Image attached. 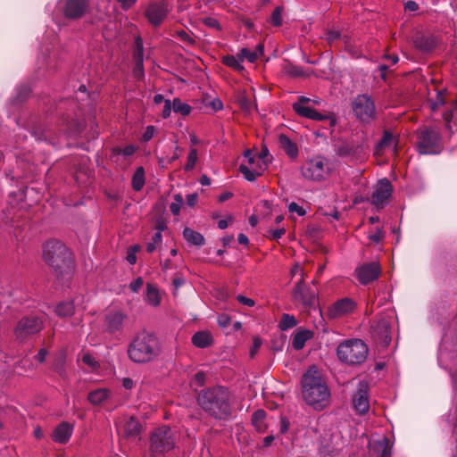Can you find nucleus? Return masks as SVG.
Masks as SVG:
<instances>
[{"mask_svg": "<svg viewBox=\"0 0 457 457\" xmlns=\"http://www.w3.org/2000/svg\"><path fill=\"white\" fill-rule=\"evenodd\" d=\"M196 402L209 416L216 420H227L232 414L230 394L224 386H214L200 390Z\"/></svg>", "mask_w": 457, "mask_h": 457, "instance_id": "f257e3e1", "label": "nucleus"}, {"mask_svg": "<svg viewBox=\"0 0 457 457\" xmlns=\"http://www.w3.org/2000/svg\"><path fill=\"white\" fill-rule=\"evenodd\" d=\"M301 384L303 399L312 409L322 411L330 404V391L315 366L303 375Z\"/></svg>", "mask_w": 457, "mask_h": 457, "instance_id": "f03ea898", "label": "nucleus"}, {"mask_svg": "<svg viewBox=\"0 0 457 457\" xmlns=\"http://www.w3.org/2000/svg\"><path fill=\"white\" fill-rule=\"evenodd\" d=\"M44 259L58 279L67 281L71 278L72 271L71 253L61 241L50 240L45 245Z\"/></svg>", "mask_w": 457, "mask_h": 457, "instance_id": "7ed1b4c3", "label": "nucleus"}, {"mask_svg": "<svg viewBox=\"0 0 457 457\" xmlns=\"http://www.w3.org/2000/svg\"><path fill=\"white\" fill-rule=\"evenodd\" d=\"M129 358L136 363H146L156 359L161 353L157 337L147 331L138 332L128 345Z\"/></svg>", "mask_w": 457, "mask_h": 457, "instance_id": "20e7f679", "label": "nucleus"}, {"mask_svg": "<svg viewBox=\"0 0 457 457\" xmlns=\"http://www.w3.org/2000/svg\"><path fill=\"white\" fill-rule=\"evenodd\" d=\"M368 353L367 345L358 338L345 340L337 348V355L340 361L353 366L364 362Z\"/></svg>", "mask_w": 457, "mask_h": 457, "instance_id": "39448f33", "label": "nucleus"}, {"mask_svg": "<svg viewBox=\"0 0 457 457\" xmlns=\"http://www.w3.org/2000/svg\"><path fill=\"white\" fill-rule=\"evenodd\" d=\"M416 136V147L420 154H437L443 150L439 131L430 127H423L417 130Z\"/></svg>", "mask_w": 457, "mask_h": 457, "instance_id": "423d86ee", "label": "nucleus"}, {"mask_svg": "<svg viewBox=\"0 0 457 457\" xmlns=\"http://www.w3.org/2000/svg\"><path fill=\"white\" fill-rule=\"evenodd\" d=\"M44 327L43 320L35 315L22 317L14 328V337L19 342H25L39 333Z\"/></svg>", "mask_w": 457, "mask_h": 457, "instance_id": "0eeeda50", "label": "nucleus"}, {"mask_svg": "<svg viewBox=\"0 0 457 457\" xmlns=\"http://www.w3.org/2000/svg\"><path fill=\"white\" fill-rule=\"evenodd\" d=\"M150 442L154 453H162L174 448L176 435L170 427L162 426L152 433Z\"/></svg>", "mask_w": 457, "mask_h": 457, "instance_id": "6e6552de", "label": "nucleus"}, {"mask_svg": "<svg viewBox=\"0 0 457 457\" xmlns=\"http://www.w3.org/2000/svg\"><path fill=\"white\" fill-rule=\"evenodd\" d=\"M328 171V162L320 156L306 161L301 167L302 176L312 181L324 180Z\"/></svg>", "mask_w": 457, "mask_h": 457, "instance_id": "1a4fd4ad", "label": "nucleus"}, {"mask_svg": "<svg viewBox=\"0 0 457 457\" xmlns=\"http://www.w3.org/2000/svg\"><path fill=\"white\" fill-rule=\"evenodd\" d=\"M312 99L306 96H300L298 102L293 104V110L301 117L308 118L313 120H328L330 127H334L337 122V117L333 112L320 113L315 109L304 104L310 103Z\"/></svg>", "mask_w": 457, "mask_h": 457, "instance_id": "9d476101", "label": "nucleus"}, {"mask_svg": "<svg viewBox=\"0 0 457 457\" xmlns=\"http://www.w3.org/2000/svg\"><path fill=\"white\" fill-rule=\"evenodd\" d=\"M356 117L362 122H370L375 118V104L368 95L357 96L352 103Z\"/></svg>", "mask_w": 457, "mask_h": 457, "instance_id": "9b49d317", "label": "nucleus"}, {"mask_svg": "<svg viewBox=\"0 0 457 457\" xmlns=\"http://www.w3.org/2000/svg\"><path fill=\"white\" fill-rule=\"evenodd\" d=\"M59 6L63 16L69 20H79L89 11L88 0H62Z\"/></svg>", "mask_w": 457, "mask_h": 457, "instance_id": "f8f14e48", "label": "nucleus"}, {"mask_svg": "<svg viewBox=\"0 0 457 457\" xmlns=\"http://www.w3.org/2000/svg\"><path fill=\"white\" fill-rule=\"evenodd\" d=\"M292 296L295 302L302 304L304 308H312L315 307L317 303V294L305 285L303 280V273H302V278L295 284Z\"/></svg>", "mask_w": 457, "mask_h": 457, "instance_id": "ddd939ff", "label": "nucleus"}, {"mask_svg": "<svg viewBox=\"0 0 457 457\" xmlns=\"http://www.w3.org/2000/svg\"><path fill=\"white\" fill-rule=\"evenodd\" d=\"M370 334L378 345L388 346L392 339L390 322L386 319L374 321L370 328Z\"/></svg>", "mask_w": 457, "mask_h": 457, "instance_id": "4468645a", "label": "nucleus"}, {"mask_svg": "<svg viewBox=\"0 0 457 457\" xmlns=\"http://www.w3.org/2000/svg\"><path fill=\"white\" fill-rule=\"evenodd\" d=\"M392 189V185L387 179H380L371 195L370 203L378 209L384 208L391 196Z\"/></svg>", "mask_w": 457, "mask_h": 457, "instance_id": "2eb2a0df", "label": "nucleus"}, {"mask_svg": "<svg viewBox=\"0 0 457 457\" xmlns=\"http://www.w3.org/2000/svg\"><path fill=\"white\" fill-rule=\"evenodd\" d=\"M355 274L361 285H367L378 278L381 274V268L378 262H371L356 268Z\"/></svg>", "mask_w": 457, "mask_h": 457, "instance_id": "dca6fc26", "label": "nucleus"}, {"mask_svg": "<svg viewBox=\"0 0 457 457\" xmlns=\"http://www.w3.org/2000/svg\"><path fill=\"white\" fill-rule=\"evenodd\" d=\"M353 404L355 411L360 414H364L369 411L370 403L368 397V385L360 382L356 392L353 395Z\"/></svg>", "mask_w": 457, "mask_h": 457, "instance_id": "f3484780", "label": "nucleus"}, {"mask_svg": "<svg viewBox=\"0 0 457 457\" xmlns=\"http://www.w3.org/2000/svg\"><path fill=\"white\" fill-rule=\"evenodd\" d=\"M127 316L120 312H110L104 316V324L110 334L120 333Z\"/></svg>", "mask_w": 457, "mask_h": 457, "instance_id": "a211bd4d", "label": "nucleus"}, {"mask_svg": "<svg viewBox=\"0 0 457 457\" xmlns=\"http://www.w3.org/2000/svg\"><path fill=\"white\" fill-rule=\"evenodd\" d=\"M145 16L153 26H159L167 16L165 4L162 3H154L149 4L145 11Z\"/></svg>", "mask_w": 457, "mask_h": 457, "instance_id": "6ab92c4d", "label": "nucleus"}, {"mask_svg": "<svg viewBox=\"0 0 457 457\" xmlns=\"http://www.w3.org/2000/svg\"><path fill=\"white\" fill-rule=\"evenodd\" d=\"M356 307L355 303L350 298H343L337 301L329 309L328 316L332 319L342 317L352 312Z\"/></svg>", "mask_w": 457, "mask_h": 457, "instance_id": "aec40b11", "label": "nucleus"}, {"mask_svg": "<svg viewBox=\"0 0 457 457\" xmlns=\"http://www.w3.org/2000/svg\"><path fill=\"white\" fill-rule=\"evenodd\" d=\"M391 448L392 445L386 436L369 443V450L373 457H391Z\"/></svg>", "mask_w": 457, "mask_h": 457, "instance_id": "412c9836", "label": "nucleus"}, {"mask_svg": "<svg viewBox=\"0 0 457 457\" xmlns=\"http://www.w3.org/2000/svg\"><path fill=\"white\" fill-rule=\"evenodd\" d=\"M336 153L341 157H359L363 154V148L361 145L343 142L337 146Z\"/></svg>", "mask_w": 457, "mask_h": 457, "instance_id": "4be33fe9", "label": "nucleus"}, {"mask_svg": "<svg viewBox=\"0 0 457 457\" xmlns=\"http://www.w3.org/2000/svg\"><path fill=\"white\" fill-rule=\"evenodd\" d=\"M71 433V426L67 422H62L54 430L52 437L54 442L65 444L69 441Z\"/></svg>", "mask_w": 457, "mask_h": 457, "instance_id": "5701e85b", "label": "nucleus"}, {"mask_svg": "<svg viewBox=\"0 0 457 457\" xmlns=\"http://www.w3.org/2000/svg\"><path fill=\"white\" fill-rule=\"evenodd\" d=\"M212 343V337L208 331H198L192 337V344L198 348H206Z\"/></svg>", "mask_w": 457, "mask_h": 457, "instance_id": "b1692460", "label": "nucleus"}, {"mask_svg": "<svg viewBox=\"0 0 457 457\" xmlns=\"http://www.w3.org/2000/svg\"><path fill=\"white\" fill-rule=\"evenodd\" d=\"M278 143L281 149L285 151V153L292 158H295L298 154L297 145L292 142L288 137L286 135H279Z\"/></svg>", "mask_w": 457, "mask_h": 457, "instance_id": "393cba45", "label": "nucleus"}, {"mask_svg": "<svg viewBox=\"0 0 457 457\" xmlns=\"http://www.w3.org/2000/svg\"><path fill=\"white\" fill-rule=\"evenodd\" d=\"M313 336V333L309 329H301L298 330L292 341V345L295 350H301L303 348L307 340L311 339Z\"/></svg>", "mask_w": 457, "mask_h": 457, "instance_id": "a878e982", "label": "nucleus"}, {"mask_svg": "<svg viewBox=\"0 0 457 457\" xmlns=\"http://www.w3.org/2000/svg\"><path fill=\"white\" fill-rule=\"evenodd\" d=\"M183 237L188 243L196 246H202L205 243L204 237L202 234L189 228H184Z\"/></svg>", "mask_w": 457, "mask_h": 457, "instance_id": "bb28decb", "label": "nucleus"}, {"mask_svg": "<svg viewBox=\"0 0 457 457\" xmlns=\"http://www.w3.org/2000/svg\"><path fill=\"white\" fill-rule=\"evenodd\" d=\"M110 396V391L105 388H99L89 392L87 400L94 405H98Z\"/></svg>", "mask_w": 457, "mask_h": 457, "instance_id": "cd10ccee", "label": "nucleus"}, {"mask_svg": "<svg viewBox=\"0 0 457 457\" xmlns=\"http://www.w3.org/2000/svg\"><path fill=\"white\" fill-rule=\"evenodd\" d=\"M74 312L75 306L71 301L61 302L55 307V313L61 318L71 317Z\"/></svg>", "mask_w": 457, "mask_h": 457, "instance_id": "c85d7f7f", "label": "nucleus"}, {"mask_svg": "<svg viewBox=\"0 0 457 457\" xmlns=\"http://www.w3.org/2000/svg\"><path fill=\"white\" fill-rule=\"evenodd\" d=\"M415 46L424 52H429L433 50L436 46V40L433 37H418L415 39Z\"/></svg>", "mask_w": 457, "mask_h": 457, "instance_id": "c756f323", "label": "nucleus"}, {"mask_svg": "<svg viewBox=\"0 0 457 457\" xmlns=\"http://www.w3.org/2000/svg\"><path fill=\"white\" fill-rule=\"evenodd\" d=\"M146 301L153 306H158L160 304V295L157 288L148 283L146 285Z\"/></svg>", "mask_w": 457, "mask_h": 457, "instance_id": "7c9ffc66", "label": "nucleus"}, {"mask_svg": "<svg viewBox=\"0 0 457 457\" xmlns=\"http://www.w3.org/2000/svg\"><path fill=\"white\" fill-rule=\"evenodd\" d=\"M145 184V170L138 167L132 177V187L136 191H140Z\"/></svg>", "mask_w": 457, "mask_h": 457, "instance_id": "2f4dec72", "label": "nucleus"}, {"mask_svg": "<svg viewBox=\"0 0 457 457\" xmlns=\"http://www.w3.org/2000/svg\"><path fill=\"white\" fill-rule=\"evenodd\" d=\"M141 424L137 420L131 417L125 425V432L128 436H136L141 431Z\"/></svg>", "mask_w": 457, "mask_h": 457, "instance_id": "473e14b6", "label": "nucleus"}, {"mask_svg": "<svg viewBox=\"0 0 457 457\" xmlns=\"http://www.w3.org/2000/svg\"><path fill=\"white\" fill-rule=\"evenodd\" d=\"M392 142H393V135L388 131H385L383 134L382 139L379 141V143L376 146L374 154L377 156L382 154L383 150L385 148L388 147L389 145H391Z\"/></svg>", "mask_w": 457, "mask_h": 457, "instance_id": "72a5a7b5", "label": "nucleus"}, {"mask_svg": "<svg viewBox=\"0 0 457 457\" xmlns=\"http://www.w3.org/2000/svg\"><path fill=\"white\" fill-rule=\"evenodd\" d=\"M137 69L139 70L140 74H143V44L141 38L136 40V50L134 53Z\"/></svg>", "mask_w": 457, "mask_h": 457, "instance_id": "f704fd0d", "label": "nucleus"}, {"mask_svg": "<svg viewBox=\"0 0 457 457\" xmlns=\"http://www.w3.org/2000/svg\"><path fill=\"white\" fill-rule=\"evenodd\" d=\"M241 60L237 55H226L222 58V63L227 65L228 67L232 68L235 71H244V66L241 65Z\"/></svg>", "mask_w": 457, "mask_h": 457, "instance_id": "c9c22d12", "label": "nucleus"}, {"mask_svg": "<svg viewBox=\"0 0 457 457\" xmlns=\"http://www.w3.org/2000/svg\"><path fill=\"white\" fill-rule=\"evenodd\" d=\"M239 171L244 175L248 181H254L257 177L261 176V171H258L254 167L249 168L245 164H241L238 168Z\"/></svg>", "mask_w": 457, "mask_h": 457, "instance_id": "e433bc0d", "label": "nucleus"}, {"mask_svg": "<svg viewBox=\"0 0 457 457\" xmlns=\"http://www.w3.org/2000/svg\"><path fill=\"white\" fill-rule=\"evenodd\" d=\"M297 325V320L293 315L284 313L279 321L278 327L281 330H287Z\"/></svg>", "mask_w": 457, "mask_h": 457, "instance_id": "4c0bfd02", "label": "nucleus"}, {"mask_svg": "<svg viewBox=\"0 0 457 457\" xmlns=\"http://www.w3.org/2000/svg\"><path fill=\"white\" fill-rule=\"evenodd\" d=\"M284 72L292 77V78H298L304 76V72L303 69L299 66H296L291 62L287 63L283 68Z\"/></svg>", "mask_w": 457, "mask_h": 457, "instance_id": "58836bf2", "label": "nucleus"}, {"mask_svg": "<svg viewBox=\"0 0 457 457\" xmlns=\"http://www.w3.org/2000/svg\"><path fill=\"white\" fill-rule=\"evenodd\" d=\"M172 109L175 112L182 115H188L191 112V107L187 104L182 103L180 99L175 98L172 101Z\"/></svg>", "mask_w": 457, "mask_h": 457, "instance_id": "ea45409f", "label": "nucleus"}, {"mask_svg": "<svg viewBox=\"0 0 457 457\" xmlns=\"http://www.w3.org/2000/svg\"><path fill=\"white\" fill-rule=\"evenodd\" d=\"M237 103L239 105L240 109L246 113H249L252 109L251 101L247 98L245 94L242 93L238 95Z\"/></svg>", "mask_w": 457, "mask_h": 457, "instance_id": "a19ab883", "label": "nucleus"}, {"mask_svg": "<svg viewBox=\"0 0 457 457\" xmlns=\"http://www.w3.org/2000/svg\"><path fill=\"white\" fill-rule=\"evenodd\" d=\"M237 56L242 62L245 58L251 63L255 62V61L258 59L257 52H250L247 48H242L240 53L237 54Z\"/></svg>", "mask_w": 457, "mask_h": 457, "instance_id": "79ce46f5", "label": "nucleus"}, {"mask_svg": "<svg viewBox=\"0 0 457 457\" xmlns=\"http://www.w3.org/2000/svg\"><path fill=\"white\" fill-rule=\"evenodd\" d=\"M197 161V150L195 148H192L187 156V162L184 167L185 170L188 171L194 169L195 162Z\"/></svg>", "mask_w": 457, "mask_h": 457, "instance_id": "37998d69", "label": "nucleus"}, {"mask_svg": "<svg viewBox=\"0 0 457 457\" xmlns=\"http://www.w3.org/2000/svg\"><path fill=\"white\" fill-rule=\"evenodd\" d=\"M282 7L278 6L274 9L271 16H270V22L276 26L279 27L282 25Z\"/></svg>", "mask_w": 457, "mask_h": 457, "instance_id": "c03bdc74", "label": "nucleus"}, {"mask_svg": "<svg viewBox=\"0 0 457 457\" xmlns=\"http://www.w3.org/2000/svg\"><path fill=\"white\" fill-rule=\"evenodd\" d=\"M136 152V147L132 145H127L124 148L115 147L112 149L113 155L123 154L124 156H130Z\"/></svg>", "mask_w": 457, "mask_h": 457, "instance_id": "a18cd8bd", "label": "nucleus"}, {"mask_svg": "<svg viewBox=\"0 0 457 457\" xmlns=\"http://www.w3.org/2000/svg\"><path fill=\"white\" fill-rule=\"evenodd\" d=\"M174 199L175 202L170 204V209L173 215H179L183 204V198L179 194H177L174 195Z\"/></svg>", "mask_w": 457, "mask_h": 457, "instance_id": "49530a36", "label": "nucleus"}, {"mask_svg": "<svg viewBox=\"0 0 457 457\" xmlns=\"http://www.w3.org/2000/svg\"><path fill=\"white\" fill-rule=\"evenodd\" d=\"M269 157V150L266 146H263L262 151L258 154V159L263 162V167L260 166L262 170H265L270 162Z\"/></svg>", "mask_w": 457, "mask_h": 457, "instance_id": "de8ad7c7", "label": "nucleus"}, {"mask_svg": "<svg viewBox=\"0 0 457 457\" xmlns=\"http://www.w3.org/2000/svg\"><path fill=\"white\" fill-rule=\"evenodd\" d=\"M206 375L203 371L195 373L192 378L191 385L197 386H203L205 382Z\"/></svg>", "mask_w": 457, "mask_h": 457, "instance_id": "09e8293b", "label": "nucleus"}, {"mask_svg": "<svg viewBox=\"0 0 457 457\" xmlns=\"http://www.w3.org/2000/svg\"><path fill=\"white\" fill-rule=\"evenodd\" d=\"M265 416H266V413L263 410H258V411H254L253 414V417H252V421H253V425H255V426H259V424L261 425V423L263 421Z\"/></svg>", "mask_w": 457, "mask_h": 457, "instance_id": "8fccbe9b", "label": "nucleus"}, {"mask_svg": "<svg viewBox=\"0 0 457 457\" xmlns=\"http://www.w3.org/2000/svg\"><path fill=\"white\" fill-rule=\"evenodd\" d=\"M139 250V246L138 245H134V246H130L128 250V254H127V261L130 263V264H135L136 262H137V256H136V252Z\"/></svg>", "mask_w": 457, "mask_h": 457, "instance_id": "3c124183", "label": "nucleus"}, {"mask_svg": "<svg viewBox=\"0 0 457 457\" xmlns=\"http://www.w3.org/2000/svg\"><path fill=\"white\" fill-rule=\"evenodd\" d=\"M203 22H204V24H205L206 26H208L210 28H213L218 30L221 29V27H220L218 20H216L215 18H212V17L204 18Z\"/></svg>", "mask_w": 457, "mask_h": 457, "instance_id": "603ef678", "label": "nucleus"}, {"mask_svg": "<svg viewBox=\"0 0 457 457\" xmlns=\"http://www.w3.org/2000/svg\"><path fill=\"white\" fill-rule=\"evenodd\" d=\"M340 32L339 31H337V30H328L327 33H326V40L328 41V44H332L334 43L335 41H337V39L340 38Z\"/></svg>", "mask_w": 457, "mask_h": 457, "instance_id": "864d4df0", "label": "nucleus"}, {"mask_svg": "<svg viewBox=\"0 0 457 457\" xmlns=\"http://www.w3.org/2000/svg\"><path fill=\"white\" fill-rule=\"evenodd\" d=\"M384 237H385L384 231L381 228H377L376 232L374 234L370 235L369 238L372 242L379 243L384 238Z\"/></svg>", "mask_w": 457, "mask_h": 457, "instance_id": "5fc2aeb1", "label": "nucleus"}, {"mask_svg": "<svg viewBox=\"0 0 457 457\" xmlns=\"http://www.w3.org/2000/svg\"><path fill=\"white\" fill-rule=\"evenodd\" d=\"M82 361H83L85 364H87V365H88L89 367H91V368H96V367H98V364H97L96 361V360H95V358H94L91 354H89V353H86V354H84V355H83V357H82Z\"/></svg>", "mask_w": 457, "mask_h": 457, "instance_id": "6e6d98bb", "label": "nucleus"}, {"mask_svg": "<svg viewBox=\"0 0 457 457\" xmlns=\"http://www.w3.org/2000/svg\"><path fill=\"white\" fill-rule=\"evenodd\" d=\"M288 210L290 212H296L299 216H303L305 214L304 209L294 202L289 204Z\"/></svg>", "mask_w": 457, "mask_h": 457, "instance_id": "4d7b16f0", "label": "nucleus"}, {"mask_svg": "<svg viewBox=\"0 0 457 457\" xmlns=\"http://www.w3.org/2000/svg\"><path fill=\"white\" fill-rule=\"evenodd\" d=\"M154 132H155V128L154 126L146 127L145 131L142 137L143 141L148 142L149 140H151L154 137Z\"/></svg>", "mask_w": 457, "mask_h": 457, "instance_id": "13d9d810", "label": "nucleus"}, {"mask_svg": "<svg viewBox=\"0 0 457 457\" xmlns=\"http://www.w3.org/2000/svg\"><path fill=\"white\" fill-rule=\"evenodd\" d=\"M206 106L211 107L213 111H220L223 108V104L220 99L215 98L206 104Z\"/></svg>", "mask_w": 457, "mask_h": 457, "instance_id": "bf43d9fd", "label": "nucleus"}, {"mask_svg": "<svg viewBox=\"0 0 457 457\" xmlns=\"http://www.w3.org/2000/svg\"><path fill=\"white\" fill-rule=\"evenodd\" d=\"M143 278L141 277H138L135 281L131 282L129 284V288L132 292H138L140 287L143 286Z\"/></svg>", "mask_w": 457, "mask_h": 457, "instance_id": "052dcab7", "label": "nucleus"}, {"mask_svg": "<svg viewBox=\"0 0 457 457\" xmlns=\"http://www.w3.org/2000/svg\"><path fill=\"white\" fill-rule=\"evenodd\" d=\"M218 323L220 327L222 328H226L229 325L230 323V317L225 313L223 314H220L219 317H218Z\"/></svg>", "mask_w": 457, "mask_h": 457, "instance_id": "680f3d73", "label": "nucleus"}, {"mask_svg": "<svg viewBox=\"0 0 457 457\" xmlns=\"http://www.w3.org/2000/svg\"><path fill=\"white\" fill-rule=\"evenodd\" d=\"M164 102L165 104L163 106L162 116L164 119H167L170 115V111L172 109V102H170V100H165Z\"/></svg>", "mask_w": 457, "mask_h": 457, "instance_id": "e2e57ef3", "label": "nucleus"}, {"mask_svg": "<svg viewBox=\"0 0 457 457\" xmlns=\"http://www.w3.org/2000/svg\"><path fill=\"white\" fill-rule=\"evenodd\" d=\"M179 37L190 45H193L195 43V40L184 30L178 31Z\"/></svg>", "mask_w": 457, "mask_h": 457, "instance_id": "0e129e2a", "label": "nucleus"}, {"mask_svg": "<svg viewBox=\"0 0 457 457\" xmlns=\"http://www.w3.org/2000/svg\"><path fill=\"white\" fill-rule=\"evenodd\" d=\"M237 300L240 303L245 304V305H247V306H250V307L253 306V305H254V303H254V301H253V299L248 298V297H245V296H244V295H238L237 296Z\"/></svg>", "mask_w": 457, "mask_h": 457, "instance_id": "69168bd1", "label": "nucleus"}, {"mask_svg": "<svg viewBox=\"0 0 457 457\" xmlns=\"http://www.w3.org/2000/svg\"><path fill=\"white\" fill-rule=\"evenodd\" d=\"M198 200V195L196 193L187 195V204L190 207H194Z\"/></svg>", "mask_w": 457, "mask_h": 457, "instance_id": "338daca9", "label": "nucleus"}, {"mask_svg": "<svg viewBox=\"0 0 457 457\" xmlns=\"http://www.w3.org/2000/svg\"><path fill=\"white\" fill-rule=\"evenodd\" d=\"M262 345V341L261 339H259L258 337H255L253 339V348L251 349V352H250V356L253 358L255 353L258 352L259 348L261 347Z\"/></svg>", "mask_w": 457, "mask_h": 457, "instance_id": "774afa93", "label": "nucleus"}]
</instances>
